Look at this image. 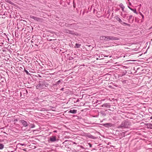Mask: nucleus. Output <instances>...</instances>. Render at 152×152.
<instances>
[{
	"instance_id": "1",
	"label": "nucleus",
	"mask_w": 152,
	"mask_h": 152,
	"mask_svg": "<svg viewBox=\"0 0 152 152\" xmlns=\"http://www.w3.org/2000/svg\"><path fill=\"white\" fill-rule=\"evenodd\" d=\"M130 125V122L127 120H125L121 123V125L118 126V128L122 129L124 128H128Z\"/></svg>"
},
{
	"instance_id": "2",
	"label": "nucleus",
	"mask_w": 152,
	"mask_h": 152,
	"mask_svg": "<svg viewBox=\"0 0 152 152\" xmlns=\"http://www.w3.org/2000/svg\"><path fill=\"white\" fill-rule=\"evenodd\" d=\"M59 140L55 135L50 136L48 138V141L49 143H56L58 142Z\"/></svg>"
},
{
	"instance_id": "3",
	"label": "nucleus",
	"mask_w": 152,
	"mask_h": 152,
	"mask_svg": "<svg viewBox=\"0 0 152 152\" xmlns=\"http://www.w3.org/2000/svg\"><path fill=\"white\" fill-rule=\"evenodd\" d=\"M20 94L21 96L23 98H25L27 97L28 91L26 89H23L21 90Z\"/></svg>"
},
{
	"instance_id": "4",
	"label": "nucleus",
	"mask_w": 152,
	"mask_h": 152,
	"mask_svg": "<svg viewBox=\"0 0 152 152\" xmlns=\"http://www.w3.org/2000/svg\"><path fill=\"white\" fill-rule=\"evenodd\" d=\"M38 66H39L38 68V70L40 71H45L46 69V67L48 68H49V69H50L51 67H52V66L48 64L46 65V66H45L44 67L40 65L39 64V65H38Z\"/></svg>"
},
{
	"instance_id": "5",
	"label": "nucleus",
	"mask_w": 152,
	"mask_h": 152,
	"mask_svg": "<svg viewBox=\"0 0 152 152\" xmlns=\"http://www.w3.org/2000/svg\"><path fill=\"white\" fill-rule=\"evenodd\" d=\"M37 62V64H36L35 62H34L31 64V68L32 70H37L39 66L38 65H39V64Z\"/></svg>"
},
{
	"instance_id": "6",
	"label": "nucleus",
	"mask_w": 152,
	"mask_h": 152,
	"mask_svg": "<svg viewBox=\"0 0 152 152\" xmlns=\"http://www.w3.org/2000/svg\"><path fill=\"white\" fill-rule=\"evenodd\" d=\"M30 18H31L33 19L34 20L38 22L42 20L41 18H37L36 17H35L32 15H30Z\"/></svg>"
},
{
	"instance_id": "7",
	"label": "nucleus",
	"mask_w": 152,
	"mask_h": 152,
	"mask_svg": "<svg viewBox=\"0 0 152 152\" xmlns=\"http://www.w3.org/2000/svg\"><path fill=\"white\" fill-rule=\"evenodd\" d=\"M108 38L109 40H116L119 39V38L114 37L108 36Z\"/></svg>"
},
{
	"instance_id": "8",
	"label": "nucleus",
	"mask_w": 152,
	"mask_h": 152,
	"mask_svg": "<svg viewBox=\"0 0 152 152\" xmlns=\"http://www.w3.org/2000/svg\"><path fill=\"white\" fill-rule=\"evenodd\" d=\"M134 18L133 17V16L132 15H130L129 16V18L128 19V23H133L134 21Z\"/></svg>"
},
{
	"instance_id": "9",
	"label": "nucleus",
	"mask_w": 152,
	"mask_h": 152,
	"mask_svg": "<svg viewBox=\"0 0 152 152\" xmlns=\"http://www.w3.org/2000/svg\"><path fill=\"white\" fill-rule=\"evenodd\" d=\"M20 123L22 124V125L24 127H26L28 126V124L26 121L24 120H21L20 121Z\"/></svg>"
},
{
	"instance_id": "10",
	"label": "nucleus",
	"mask_w": 152,
	"mask_h": 152,
	"mask_svg": "<svg viewBox=\"0 0 152 152\" xmlns=\"http://www.w3.org/2000/svg\"><path fill=\"white\" fill-rule=\"evenodd\" d=\"M64 32L66 33L73 34L74 33V31L69 30L67 29H65L64 30Z\"/></svg>"
},
{
	"instance_id": "11",
	"label": "nucleus",
	"mask_w": 152,
	"mask_h": 152,
	"mask_svg": "<svg viewBox=\"0 0 152 152\" xmlns=\"http://www.w3.org/2000/svg\"><path fill=\"white\" fill-rule=\"evenodd\" d=\"M114 18L115 19V20L118 21L121 24H123V22L121 20L119 17L118 15H115L114 17Z\"/></svg>"
},
{
	"instance_id": "12",
	"label": "nucleus",
	"mask_w": 152,
	"mask_h": 152,
	"mask_svg": "<svg viewBox=\"0 0 152 152\" xmlns=\"http://www.w3.org/2000/svg\"><path fill=\"white\" fill-rule=\"evenodd\" d=\"M126 73L127 71L126 70H124L123 71H122V72L120 74H119V76L121 77L124 76L126 74Z\"/></svg>"
},
{
	"instance_id": "13",
	"label": "nucleus",
	"mask_w": 152,
	"mask_h": 152,
	"mask_svg": "<svg viewBox=\"0 0 152 152\" xmlns=\"http://www.w3.org/2000/svg\"><path fill=\"white\" fill-rule=\"evenodd\" d=\"M111 106L109 103H105L103 104L102 105V107H105L107 108H110Z\"/></svg>"
},
{
	"instance_id": "14",
	"label": "nucleus",
	"mask_w": 152,
	"mask_h": 152,
	"mask_svg": "<svg viewBox=\"0 0 152 152\" xmlns=\"http://www.w3.org/2000/svg\"><path fill=\"white\" fill-rule=\"evenodd\" d=\"M77 112V110L75 109L70 110L69 111L68 113H71L74 114H76Z\"/></svg>"
},
{
	"instance_id": "15",
	"label": "nucleus",
	"mask_w": 152,
	"mask_h": 152,
	"mask_svg": "<svg viewBox=\"0 0 152 152\" xmlns=\"http://www.w3.org/2000/svg\"><path fill=\"white\" fill-rule=\"evenodd\" d=\"M128 7L130 10H131L133 11L134 13H135L136 14H137V10L136 9H132V8L130 7L129 6H128Z\"/></svg>"
},
{
	"instance_id": "16",
	"label": "nucleus",
	"mask_w": 152,
	"mask_h": 152,
	"mask_svg": "<svg viewBox=\"0 0 152 152\" xmlns=\"http://www.w3.org/2000/svg\"><path fill=\"white\" fill-rule=\"evenodd\" d=\"M147 128L152 129V123H148L147 124Z\"/></svg>"
},
{
	"instance_id": "17",
	"label": "nucleus",
	"mask_w": 152,
	"mask_h": 152,
	"mask_svg": "<svg viewBox=\"0 0 152 152\" xmlns=\"http://www.w3.org/2000/svg\"><path fill=\"white\" fill-rule=\"evenodd\" d=\"M119 6L121 8L122 11H124L125 7L123 4L122 3H121L120 4Z\"/></svg>"
},
{
	"instance_id": "18",
	"label": "nucleus",
	"mask_w": 152,
	"mask_h": 152,
	"mask_svg": "<svg viewBox=\"0 0 152 152\" xmlns=\"http://www.w3.org/2000/svg\"><path fill=\"white\" fill-rule=\"evenodd\" d=\"M111 124L110 123H107L104 124L103 126L106 127H108L111 126Z\"/></svg>"
},
{
	"instance_id": "19",
	"label": "nucleus",
	"mask_w": 152,
	"mask_h": 152,
	"mask_svg": "<svg viewBox=\"0 0 152 152\" xmlns=\"http://www.w3.org/2000/svg\"><path fill=\"white\" fill-rule=\"evenodd\" d=\"M103 56H104V57H107L108 56L104 55H103L102 54L101 55V56H99V59H103Z\"/></svg>"
},
{
	"instance_id": "20",
	"label": "nucleus",
	"mask_w": 152,
	"mask_h": 152,
	"mask_svg": "<svg viewBox=\"0 0 152 152\" xmlns=\"http://www.w3.org/2000/svg\"><path fill=\"white\" fill-rule=\"evenodd\" d=\"M44 83H43V82H42L41 83H40L37 86V87H42V86L43 85V84H44Z\"/></svg>"
},
{
	"instance_id": "21",
	"label": "nucleus",
	"mask_w": 152,
	"mask_h": 152,
	"mask_svg": "<svg viewBox=\"0 0 152 152\" xmlns=\"http://www.w3.org/2000/svg\"><path fill=\"white\" fill-rule=\"evenodd\" d=\"M101 115L102 116H105L106 115L104 111H101L100 112Z\"/></svg>"
},
{
	"instance_id": "22",
	"label": "nucleus",
	"mask_w": 152,
	"mask_h": 152,
	"mask_svg": "<svg viewBox=\"0 0 152 152\" xmlns=\"http://www.w3.org/2000/svg\"><path fill=\"white\" fill-rule=\"evenodd\" d=\"M76 24L75 23L70 24V27L71 28L74 27L76 26Z\"/></svg>"
},
{
	"instance_id": "23",
	"label": "nucleus",
	"mask_w": 152,
	"mask_h": 152,
	"mask_svg": "<svg viewBox=\"0 0 152 152\" xmlns=\"http://www.w3.org/2000/svg\"><path fill=\"white\" fill-rule=\"evenodd\" d=\"M106 36H101L100 37V39L102 40H105Z\"/></svg>"
},
{
	"instance_id": "24",
	"label": "nucleus",
	"mask_w": 152,
	"mask_h": 152,
	"mask_svg": "<svg viewBox=\"0 0 152 152\" xmlns=\"http://www.w3.org/2000/svg\"><path fill=\"white\" fill-rule=\"evenodd\" d=\"M75 47L76 48H79L81 46V45L78 43H76L75 44Z\"/></svg>"
},
{
	"instance_id": "25",
	"label": "nucleus",
	"mask_w": 152,
	"mask_h": 152,
	"mask_svg": "<svg viewBox=\"0 0 152 152\" xmlns=\"http://www.w3.org/2000/svg\"><path fill=\"white\" fill-rule=\"evenodd\" d=\"M88 137L89 138H90L92 139H95V137L91 135H88Z\"/></svg>"
},
{
	"instance_id": "26",
	"label": "nucleus",
	"mask_w": 152,
	"mask_h": 152,
	"mask_svg": "<svg viewBox=\"0 0 152 152\" xmlns=\"http://www.w3.org/2000/svg\"><path fill=\"white\" fill-rule=\"evenodd\" d=\"M5 1L7 2H8V3H9V4L12 5L13 4V2H12L11 1H10V0H4Z\"/></svg>"
},
{
	"instance_id": "27",
	"label": "nucleus",
	"mask_w": 152,
	"mask_h": 152,
	"mask_svg": "<svg viewBox=\"0 0 152 152\" xmlns=\"http://www.w3.org/2000/svg\"><path fill=\"white\" fill-rule=\"evenodd\" d=\"M4 145L1 143H0V150L3 149L4 148Z\"/></svg>"
},
{
	"instance_id": "28",
	"label": "nucleus",
	"mask_w": 152,
	"mask_h": 152,
	"mask_svg": "<svg viewBox=\"0 0 152 152\" xmlns=\"http://www.w3.org/2000/svg\"><path fill=\"white\" fill-rule=\"evenodd\" d=\"M123 24L125 26H128L129 27H130L131 26V25L129 24H128L127 23H126L125 22H123Z\"/></svg>"
},
{
	"instance_id": "29",
	"label": "nucleus",
	"mask_w": 152,
	"mask_h": 152,
	"mask_svg": "<svg viewBox=\"0 0 152 152\" xmlns=\"http://www.w3.org/2000/svg\"><path fill=\"white\" fill-rule=\"evenodd\" d=\"M24 72L28 75H30V74L28 72V71L25 69H24Z\"/></svg>"
},
{
	"instance_id": "30",
	"label": "nucleus",
	"mask_w": 152,
	"mask_h": 152,
	"mask_svg": "<svg viewBox=\"0 0 152 152\" xmlns=\"http://www.w3.org/2000/svg\"><path fill=\"white\" fill-rule=\"evenodd\" d=\"M65 26L66 27H70V24L68 23H65Z\"/></svg>"
},
{
	"instance_id": "31",
	"label": "nucleus",
	"mask_w": 152,
	"mask_h": 152,
	"mask_svg": "<svg viewBox=\"0 0 152 152\" xmlns=\"http://www.w3.org/2000/svg\"><path fill=\"white\" fill-rule=\"evenodd\" d=\"M62 81V80H59L56 82V84H59Z\"/></svg>"
},
{
	"instance_id": "32",
	"label": "nucleus",
	"mask_w": 152,
	"mask_h": 152,
	"mask_svg": "<svg viewBox=\"0 0 152 152\" xmlns=\"http://www.w3.org/2000/svg\"><path fill=\"white\" fill-rule=\"evenodd\" d=\"M35 127V125L34 124H31L30 125V128H34Z\"/></svg>"
},
{
	"instance_id": "33",
	"label": "nucleus",
	"mask_w": 152,
	"mask_h": 152,
	"mask_svg": "<svg viewBox=\"0 0 152 152\" xmlns=\"http://www.w3.org/2000/svg\"><path fill=\"white\" fill-rule=\"evenodd\" d=\"M128 14H123V18H125L126 17V16L127 15H128Z\"/></svg>"
},
{
	"instance_id": "34",
	"label": "nucleus",
	"mask_w": 152,
	"mask_h": 152,
	"mask_svg": "<svg viewBox=\"0 0 152 152\" xmlns=\"http://www.w3.org/2000/svg\"><path fill=\"white\" fill-rule=\"evenodd\" d=\"M105 40V41H109L108 36H106Z\"/></svg>"
},
{
	"instance_id": "35",
	"label": "nucleus",
	"mask_w": 152,
	"mask_h": 152,
	"mask_svg": "<svg viewBox=\"0 0 152 152\" xmlns=\"http://www.w3.org/2000/svg\"><path fill=\"white\" fill-rule=\"evenodd\" d=\"M142 17V21H143L144 20V15H142V16H141Z\"/></svg>"
},
{
	"instance_id": "36",
	"label": "nucleus",
	"mask_w": 152,
	"mask_h": 152,
	"mask_svg": "<svg viewBox=\"0 0 152 152\" xmlns=\"http://www.w3.org/2000/svg\"><path fill=\"white\" fill-rule=\"evenodd\" d=\"M19 144H20V145L22 146H25L26 145V144L24 143H19Z\"/></svg>"
},
{
	"instance_id": "37",
	"label": "nucleus",
	"mask_w": 152,
	"mask_h": 152,
	"mask_svg": "<svg viewBox=\"0 0 152 152\" xmlns=\"http://www.w3.org/2000/svg\"><path fill=\"white\" fill-rule=\"evenodd\" d=\"M88 145H89L90 148L92 147V145L90 143H88Z\"/></svg>"
},
{
	"instance_id": "38",
	"label": "nucleus",
	"mask_w": 152,
	"mask_h": 152,
	"mask_svg": "<svg viewBox=\"0 0 152 152\" xmlns=\"http://www.w3.org/2000/svg\"><path fill=\"white\" fill-rule=\"evenodd\" d=\"M18 121V119H15L14 120V121Z\"/></svg>"
},
{
	"instance_id": "39",
	"label": "nucleus",
	"mask_w": 152,
	"mask_h": 152,
	"mask_svg": "<svg viewBox=\"0 0 152 152\" xmlns=\"http://www.w3.org/2000/svg\"><path fill=\"white\" fill-rule=\"evenodd\" d=\"M139 14H140L141 15V16L143 14H142V13H141L140 12H139Z\"/></svg>"
},
{
	"instance_id": "40",
	"label": "nucleus",
	"mask_w": 152,
	"mask_h": 152,
	"mask_svg": "<svg viewBox=\"0 0 152 152\" xmlns=\"http://www.w3.org/2000/svg\"><path fill=\"white\" fill-rule=\"evenodd\" d=\"M139 14H140L141 15V16L143 14H142V13H141L140 12H139Z\"/></svg>"
},
{
	"instance_id": "41",
	"label": "nucleus",
	"mask_w": 152,
	"mask_h": 152,
	"mask_svg": "<svg viewBox=\"0 0 152 152\" xmlns=\"http://www.w3.org/2000/svg\"><path fill=\"white\" fill-rule=\"evenodd\" d=\"M53 132H54V133H56V132H57V130H54L53 131Z\"/></svg>"
},
{
	"instance_id": "42",
	"label": "nucleus",
	"mask_w": 152,
	"mask_h": 152,
	"mask_svg": "<svg viewBox=\"0 0 152 152\" xmlns=\"http://www.w3.org/2000/svg\"><path fill=\"white\" fill-rule=\"evenodd\" d=\"M123 14H123V13H122V12H121V16L122 17H123Z\"/></svg>"
},
{
	"instance_id": "43",
	"label": "nucleus",
	"mask_w": 152,
	"mask_h": 152,
	"mask_svg": "<svg viewBox=\"0 0 152 152\" xmlns=\"http://www.w3.org/2000/svg\"><path fill=\"white\" fill-rule=\"evenodd\" d=\"M64 88H62L61 89V91H64Z\"/></svg>"
},
{
	"instance_id": "44",
	"label": "nucleus",
	"mask_w": 152,
	"mask_h": 152,
	"mask_svg": "<svg viewBox=\"0 0 152 152\" xmlns=\"http://www.w3.org/2000/svg\"><path fill=\"white\" fill-rule=\"evenodd\" d=\"M79 99H77L76 101V102H78L79 101Z\"/></svg>"
},
{
	"instance_id": "45",
	"label": "nucleus",
	"mask_w": 152,
	"mask_h": 152,
	"mask_svg": "<svg viewBox=\"0 0 152 152\" xmlns=\"http://www.w3.org/2000/svg\"><path fill=\"white\" fill-rule=\"evenodd\" d=\"M80 147L82 148H83V147L82 146H80Z\"/></svg>"
},
{
	"instance_id": "46",
	"label": "nucleus",
	"mask_w": 152,
	"mask_h": 152,
	"mask_svg": "<svg viewBox=\"0 0 152 152\" xmlns=\"http://www.w3.org/2000/svg\"><path fill=\"white\" fill-rule=\"evenodd\" d=\"M74 143V144H76V143L75 142H74V143Z\"/></svg>"
},
{
	"instance_id": "47",
	"label": "nucleus",
	"mask_w": 152,
	"mask_h": 152,
	"mask_svg": "<svg viewBox=\"0 0 152 152\" xmlns=\"http://www.w3.org/2000/svg\"><path fill=\"white\" fill-rule=\"evenodd\" d=\"M96 59V60H98L99 59V58H97Z\"/></svg>"
},
{
	"instance_id": "48",
	"label": "nucleus",
	"mask_w": 152,
	"mask_h": 152,
	"mask_svg": "<svg viewBox=\"0 0 152 152\" xmlns=\"http://www.w3.org/2000/svg\"><path fill=\"white\" fill-rule=\"evenodd\" d=\"M123 67H124V68L125 67H126L125 66H124Z\"/></svg>"
},
{
	"instance_id": "49",
	"label": "nucleus",
	"mask_w": 152,
	"mask_h": 152,
	"mask_svg": "<svg viewBox=\"0 0 152 152\" xmlns=\"http://www.w3.org/2000/svg\"><path fill=\"white\" fill-rule=\"evenodd\" d=\"M11 152H14V151H11Z\"/></svg>"
},
{
	"instance_id": "50",
	"label": "nucleus",
	"mask_w": 152,
	"mask_h": 152,
	"mask_svg": "<svg viewBox=\"0 0 152 152\" xmlns=\"http://www.w3.org/2000/svg\"><path fill=\"white\" fill-rule=\"evenodd\" d=\"M111 57V56H110L109 57H110V58Z\"/></svg>"
},
{
	"instance_id": "51",
	"label": "nucleus",
	"mask_w": 152,
	"mask_h": 152,
	"mask_svg": "<svg viewBox=\"0 0 152 152\" xmlns=\"http://www.w3.org/2000/svg\"><path fill=\"white\" fill-rule=\"evenodd\" d=\"M111 87V86H110V88Z\"/></svg>"
},
{
	"instance_id": "52",
	"label": "nucleus",
	"mask_w": 152,
	"mask_h": 152,
	"mask_svg": "<svg viewBox=\"0 0 152 152\" xmlns=\"http://www.w3.org/2000/svg\"><path fill=\"white\" fill-rule=\"evenodd\" d=\"M73 59V58L72 57L71 59Z\"/></svg>"
},
{
	"instance_id": "53",
	"label": "nucleus",
	"mask_w": 152,
	"mask_h": 152,
	"mask_svg": "<svg viewBox=\"0 0 152 152\" xmlns=\"http://www.w3.org/2000/svg\"><path fill=\"white\" fill-rule=\"evenodd\" d=\"M73 59V58L72 57L71 59Z\"/></svg>"
},
{
	"instance_id": "54",
	"label": "nucleus",
	"mask_w": 152,
	"mask_h": 152,
	"mask_svg": "<svg viewBox=\"0 0 152 152\" xmlns=\"http://www.w3.org/2000/svg\"><path fill=\"white\" fill-rule=\"evenodd\" d=\"M129 4H131V3H129Z\"/></svg>"
},
{
	"instance_id": "55",
	"label": "nucleus",
	"mask_w": 152,
	"mask_h": 152,
	"mask_svg": "<svg viewBox=\"0 0 152 152\" xmlns=\"http://www.w3.org/2000/svg\"><path fill=\"white\" fill-rule=\"evenodd\" d=\"M128 0V1H129V0Z\"/></svg>"
}]
</instances>
